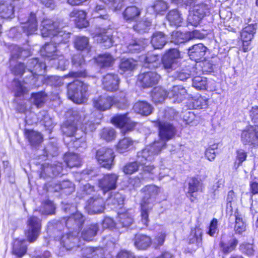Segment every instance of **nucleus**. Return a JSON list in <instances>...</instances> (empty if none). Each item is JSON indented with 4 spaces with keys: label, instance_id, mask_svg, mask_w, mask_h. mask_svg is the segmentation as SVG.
<instances>
[{
    "label": "nucleus",
    "instance_id": "f257e3e1",
    "mask_svg": "<svg viewBox=\"0 0 258 258\" xmlns=\"http://www.w3.org/2000/svg\"><path fill=\"white\" fill-rule=\"evenodd\" d=\"M68 119L61 125L62 133L67 137H73L80 127L85 132L92 131L94 124L87 119L88 116L85 112L77 109H70L66 114Z\"/></svg>",
    "mask_w": 258,
    "mask_h": 258
},
{
    "label": "nucleus",
    "instance_id": "f03ea898",
    "mask_svg": "<svg viewBox=\"0 0 258 258\" xmlns=\"http://www.w3.org/2000/svg\"><path fill=\"white\" fill-rule=\"evenodd\" d=\"M41 35L43 37H49L52 43L57 47L59 45H66L69 42L71 34L61 29L58 23L50 19L43 20L41 23Z\"/></svg>",
    "mask_w": 258,
    "mask_h": 258
},
{
    "label": "nucleus",
    "instance_id": "7ed1b4c3",
    "mask_svg": "<svg viewBox=\"0 0 258 258\" xmlns=\"http://www.w3.org/2000/svg\"><path fill=\"white\" fill-rule=\"evenodd\" d=\"M142 190L145 194L141 204V222L144 226H147L149 222V212L152 209L160 189L154 185H149L146 186Z\"/></svg>",
    "mask_w": 258,
    "mask_h": 258
},
{
    "label": "nucleus",
    "instance_id": "20e7f679",
    "mask_svg": "<svg viewBox=\"0 0 258 258\" xmlns=\"http://www.w3.org/2000/svg\"><path fill=\"white\" fill-rule=\"evenodd\" d=\"M88 88L87 84L77 80L68 85V96L77 104L82 103Z\"/></svg>",
    "mask_w": 258,
    "mask_h": 258
},
{
    "label": "nucleus",
    "instance_id": "39448f33",
    "mask_svg": "<svg viewBox=\"0 0 258 258\" xmlns=\"http://www.w3.org/2000/svg\"><path fill=\"white\" fill-rule=\"evenodd\" d=\"M157 125L159 139L155 141L157 142L162 148L165 149L167 142L175 137L177 131L175 127L169 122H163L158 120Z\"/></svg>",
    "mask_w": 258,
    "mask_h": 258
},
{
    "label": "nucleus",
    "instance_id": "423d86ee",
    "mask_svg": "<svg viewBox=\"0 0 258 258\" xmlns=\"http://www.w3.org/2000/svg\"><path fill=\"white\" fill-rule=\"evenodd\" d=\"M161 62L164 70L170 73L180 65V53L177 49H169L162 57Z\"/></svg>",
    "mask_w": 258,
    "mask_h": 258
},
{
    "label": "nucleus",
    "instance_id": "0eeeda50",
    "mask_svg": "<svg viewBox=\"0 0 258 258\" xmlns=\"http://www.w3.org/2000/svg\"><path fill=\"white\" fill-rule=\"evenodd\" d=\"M163 149L157 142L154 141L153 143L147 146L144 149L137 153V158L141 164L144 165L145 161H152L155 156L159 154Z\"/></svg>",
    "mask_w": 258,
    "mask_h": 258
},
{
    "label": "nucleus",
    "instance_id": "6e6552de",
    "mask_svg": "<svg viewBox=\"0 0 258 258\" xmlns=\"http://www.w3.org/2000/svg\"><path fill=\"white\" fill-rule=\"evenodd\" d=\"M19 19L22 25L18 29L22 30L26 35L36 33L38 30V23L35 13L31 12L26 18H24L23 15H20Z\"/></svg>",
    "mask_w": 258,
    "mask_h": 258
},
{
    "label": "nucleus",
    "instance_id": "1a4fd4ad",
    "mask_svg": "<svg viewBox=\"0 0 258 258\" xmlns=\"http://www.w3.org/2000/svg\"><path fill=\"white\" fill-rule=\"evenodd\" d=\"M85 221V217L82 213L77 212L68 218H64L61 223H64L69 231L79 233Z\"/></svg>",
    "mask_w": 258,
    "mask_h": 258
},
{
    "label": "nucleus",
    "instance_id": "9d476101",
    "mask_svg": "<svg viewBox=\"0 0 258 258\" xmlns=\"http://www.w3.org/2000/svg\"><path fill=\"white\" fill-rule=\"evenodd\" d=\"M27 228L26 235L30 242H34L40 233L41 220L36 216L30 217L27 220Z\"/></svg>",
    "mask_w": 258,
    "mask_h": 258
},
{
    "label": "nucleus",
    "instance_id": "9b49d317",
    "mask_svg": "<svg viewBox=\"0 0 258 258\" xmlns=\"http://www.w3.org/2000/svg\"><path fill=\"white\" fill-rule=\"evenodd\" d=\"M112 149L107 147H101L96 151V158L99 164L102 167L111 168L114 156Z\"/></svg>",
    "mask_w": 258,
    "mask_h": 258
},
{
    "label": "nucleus",
    "instance_id": "f8f14e48",
    "mask_svg": "<svg viewBox=\"0 0 258 258\" xmlns=\"http://www.w3.org/2000/svg\"><path fill=\"white\" fill-rule=\"evenodd\" d=\"M85 208L89 214L101 213L105 208L104 201L99 196H94L86 202Z\"/></svg>",
    "mask_w": 258,
    "mask_h": 258
},
{
    "label": "nucleus",
    "instance_id": "ddd939ff",
    "mask_svg": "<svg viewBox=\"0 0 258 258\" xmlns=\"http://www.w3.org/2000/svg\"><path fill=\"white\" fill-rule=\"evenodd\" d=\"M62 170V163L55 162L50 165L45 163L41 166L40 177L45 178L46 177H53L56 176L61 173Z\"/></svg>",
    "mask_w": 258,
    "mask_h": 258
},
{
    "label": "nucleus",
    "instance_id": "4468645a",
    "mask_svg": "<svg viewBox=\"0 0 258 258\" xmlns=\"http://www.w3.org/2000/svg\"><path fill=\"white\" fill-rule=\"evenodd\" d=\"M79 234L69 231L68 233L62 235L60 239V244L61 247L67 250L79 247L80 246Z\"/></svg>",
    "mask_w": 258,
    "mask_h": 258
},
{
    "label": "nucleus",
    "instance_id": "2eb2a0df",
    "mask_svg": "<svg viewBox=\"0 0 258 258\" xmlns=\"http://www.w3.org/2000/svg\"><path fill=\"white\" fill-rule=\"evenodd\" d=\"M118 179V175L116 174H106L99 180V186L104 193L115 189L117 187Z\"/></svg>",
    "mask_w": 258,
    "mask_h": 258
},
{
    "label": "nucleus",
    "instance_id": "dca6fc26",
    "mask_svg": "<svg viewBox=\"0 0 258 258\" xmlns=\"http://www.w3.org/2000/svg\"><path fill=\"white\" fill-rule=\"evenodd\" d=\"M238 243V241L235 237L223 235L219 243V247L221 251L227 255L236 249Z\"/></svg>",
    "mask_w": 258,
    "mask_h": 258
},
{
    "label": "nucleus",
    "instance_id": "f3484780",
    "mask_svg": "<svg viewBox=\"0 0 258 258\" xmlns=\"http://www.w3.org/2000/svg\"><path fill=\"white\" fill-rule=\"evenodd\" d=\"M20 3L19 0H5L0 3V17L4 19L12 18L15 8L17 9Z\"/></svg>",
    "mask_w": 258,
    "mask_h": 258
},
{
    "label": "nucleus",
    "instance_id": "a211bd4d",
    "mask_svg": "<svg viewBox=\"0 0 258 258\" xmlns=\"http://www.w3.org/2000/svg\"><path fill=\"white\" fill-rule=\"evenodd\" d=\"M241 141L244 144L258 146V130L256 126H250L242 131Z\"/></svg>",
    "mask_w": 258,
    "mask_h": 258
},
{
    "label": "nucleus",
    "instance_id": "6ab92c4d",
    "mask_svg": "<svg viewBox=\"0 0 258 258\" xmlns=\"http://www.w3.org/2000/svg\"><path fill=\"white\" fill-rule=\"evenodd\" d=\"M160 76L155 72H147L139 75L138 80L144 88L152 87L157 84Z\"/></svg>",
    "mask_w": 258,
    "mask_h": 258
},
{
    "label": "nucleus",
    "instance_id": "aec40b11",
    "mask_svg": "<svg viewBox=\"0 0 258 258\" xmlns=\"http://www.w3.org/2000/svg\"><path fill=\"white\" fill-rule=\"evenodd\" d=\"M187 94L186 90L181 86H174L168 92L167 98L173 103H179L184 100Z\"/></svg>",
    "mask_w": 258,
    "mask_h": 258
},
{
    "label": "nucleus",
    "instance_id": "412c9836",
    "mask_svg": "<svg viewBox=\"0 0 258 258\" xmlns=\"http://www.w3.org/2000/svg\"><path fill=\"white\" fill-rule=\"evenodd\" d=\"M119 83V77L114 74H107L102 79L103 88L107 91L113 92L117 90Z\"/></svg>",
    "mask_w": 258,
    "mask_h": 258
},
{
    "label": "nucleus",
    "instance_id": "4be33fe9",
    "mask_svg": "<svg viewBox=\"0 0 258 258\" xmlns=\"http://www.w3.org/2000/svg\"><path fill=\"white\" fill-rule=\"evenodd\" d=\"M69 17L78 28H85L89 25V22L86 19V13L84 11L74 9L69 14Z\"/></svg>",
    "mask_w": 258,
    "mask_h": 258
},
{
    "label": "nucleus",
    "instance_id": "5701e85b",
    "mask_svg": "<svg viewBox=\"0 0 258 258\" xmlns=\"http://www.w3.org/2000/svg\"><path fill=\"white\" fill-rule=\"evenodd\" d=\"M114 102V99L106 95L99 96L93 100L94 107L101 111L110 109Z\"/></svg>",
    "mask_w": 258,
    "mask_h": 258
},
{
    "label": "nucleus",
    "instance_id": "b1692460",
    "mask_svg": "<svg viewBox=\"0 0 258 258\" xmlns=\"http://www.w3.org/2000/svg\"><path fill=\"white\" fill-rule=\"evenodd\" d=\"M143 61V67L150 69H155L161 66L160 56L157 54L148 53L141 58Z\"/></svg>",
    "mask_w": 258,
    "mask_h": 258
},
{
    "label": "nucleus",
    "instance_id": "393cba45",
    "mask_svg": "<svg viewBox=\"0 0 258 258\" xmlns=\"http://www.w3.org/2000/svg\"><path fill=\"white\" fill-rule=\"evenodd\" d=\"M34 67V68L33 70V73H30L29 79L26 78L24 81L25 84H28L31 87H33L35 85L37 80V77L38 75H41L43 70L46 68L45 63L42 62H39L38 59L37 60L36 64H35Z\"/></svg>",
    "mask_w": 258,
    "mask_h": 258
},
{
    "label": "nucleus",
    "instance_id": "a878e982",
    "mask_svg": "<svg viewBox=\"0 0 258 258\" xmlns=\"http://www.w3.org/2000/svg\"><path fill=\"white\" fill-rule=\"evenodd\" d=\"M207 48L202 43L192 45L188 49L190 58L196 61L201 60L205 55Z\"/></svg>",
    "mask_w": 258,
    "mask_h": 258
},
{
    "label": "nucleus",
    "instance_id": "bb28decb",
    "mask_svg": "<svg viewBox=\"0 0 258 258\" xmlns=\"http://www.w3.org/2000/svg\"><path fill=\"white\" fill-rule=\"evenodd\" d=\"M188 185L187 195L191 198L196 199L198 192L203 191V183L200 180L196 177L190 179Z\"/></svg>",
    "mask_w": 258,
    "mask_h": 258
},
{
    "label": "nucleus",
    "instance_id": "cd10ccee",
    "mask_svg": "<svg viewBox=\"0 0 258 258\" xmlns=\"http://www.w3.org/2000/svg\"><path fill=\"white\" fill-rule=\"evenodd\" d=\"M133 109L138 114L148 116L152 113L153 107L147 101H139L135 103Z\"/></svg>",
    "mask_w": 258,
    "mask_h": 258
},
{
    "label": "nucleus",
    "instance_id": "c85d7f7f",
    "mask_svg": "<svg viewBox=\"0 0 258 258\" xmlns=\"http://www.w3.org/2000/svg\"><path fill=\"white\" fill-rule=\"evenodd\" d=\"M57 46L52 43L50 40V43H46L41 49L40 52L42 56L48 58L51 61L58 54V49Z\"/></svg>",
    "mask_w": 258,
    "mask_h": 258
},
{
    "label": "nucleus",
    "instance_id": "c756f323",
    "mask_svg": "<svg viewBox=\"0 0 258 258\" xmlns=\"http://www.w3.org/2000/svg\"><path fill=\"white\" fill-rule=\"evenodd\" d=\"M152 243L150 237L142 234H137L134 238V245L139 249L144 250L149 247Z\"/></svg>",
    "mask_w": 258,
    "mask_h": 258
},
{
    "label": "nucleus",
    "instance_id": "7c9ffc66",
    "mask_svg": "<svg viewBox=\"0 0 258 258\" xmlns=\"http://www.w3.org/2000/svg\"><path fill=\"white\" fill-rule=\"evenodd\" d=\"M96 38L97 41L106 48L111 47L114 43L111 30H103Z\"/></svg>",
    "mask_w": 258,
    "mask_h": 258
},
{
    "label": "nucleus",
    "instance_id": "2f4dec72",
    "mask_svg": "<svg viewBox=\"0 0 258 258\" xmlns=\"http://www.w3.org/2000/svg\"><path fill=\"white\" fill-rule=\"evenodd\" d=\"M203 231L199 227H196L195 229L192 230L188 236V243L195 244L194 249H197L202 246V244Z\"/></svg>",
    "mask_w": 258,
    "mask_h": 258
},
{
    "label": "nucleus",
    "instance_id": "473e14b6",
    "mask_svg": "<svg viewBox=\"0 0 258 258\" xmlns=\"http://www.w3.org/2000/svg\"><path fill=\"white\" fill-rule=\"evenodd\" d=\"M166 18L170 25L176 27L181 26L183 22L182 14L177 9L170 11L166 15Z\"/></svg>",
    "mask_w": 258,
    "mask_h": 258
},
{
    "label": "nucleus",
    "instance_id": "72a5a7b5",
    "mask_svg": "<svg viewBox=\"0 0 258 258\" xmlns=\"http://www.w3.org/2000/svg\"><path fill=\"white\" fill-rule=\"evenodd\" d=\"M147 43L148 40L145 39H132L126 46L127 51L131 53H138L145 48Z\"/></svg>",
    "mask_w": 258,
    "mask_h": 258
},
{
    "label": "nucleus",
    "instance_id": "f704fd0d",
    "mask_svg": "<svg viewBox=\"0 0 258 258\" xmlns=\"http://www.w3.org/2000/svg\"><path fill=\"white\" fill-rule=\"evenodd\" d=\"M134 222L133 218L128 212L119 213L118 216L116 227L117 228H127L130 226Z\"/></svg>",
    "mask_w": 258,
    "mask_h": 258
},
{
    "label": "nucleus",
    "instance_id": "c9c22d12",
    "mask_svg": "<svg viewBox=\"0 0 258 258\" xmlns=\"http://www.w3.org/2000/svg\"><path fill=\"white\" fill-rule=\"evenodd\" d=\"M141 12L135 6L127 7L123 13V17L126 22L135 21L140 16Z\"/></svg>",
    "mask_w": 258,
    "mask_h": 258
},
{
    "label": "nucleus",
    "instance_id": "e433bc0d",
    "mask_svg": "<svg viewBox=\"0 0 258 258\" xmlns=\"http://www.w3.org/2000/svg\"><path fill=\"white\" fill-rule=\"evenodd\" d=\"M167 42L166 36L161 32L153 34L151 40V43L154 49H161Z\"/></svg>",
    "mask_w": 258,
    "mask_h": 258
},
{
    "label": "nucleus",
    "instance_id": "4c0bfd02",
    "mask_svg": "<svg viewBox=\"0 0 258 258\" xmlns=\"http://www.w3.org/2000/svg\"><path fill=\"white\" fill-rule=\"evenodd\" d=\"M156 168L153 165H147L143 167V172L140 174L142 179H153L158 176L159 178H162L164 176L161 174L158 173L156 171Z\"/></svg>",
    "mask_w": 258,
    "mask_h": 258
},
{
    "label": "nucleus",
    "instance_id": "58836bf2",
    "mask_svg": "<svg viewBox=\"0 0 258 258\" xmlns=\"http://www.w3.org/2000/svg\"><path fill=\"white\" fill-rule=\"evenodd\" d=\"M99 230L98 224H92L88 225L82 231V237L86 241H91L96 235Z\"/></svg>",
    "mask_w": 258,
    "mask_h": 258
},
{
    "label": "nucleus",
    "instance_id": "ea45409f",
    "mask_svg": "<svg viewBox=\"0 0 258 258\" xmlns=\"http://www.w3.org/2000/svg\"><path fill=\"white\" fill-rule=\"evenodd\" d=\"M25 134L26 138L32 146L38 145L42 141L41 135L37 132L27 130L25 131Z\"/></svg>",
    "mask_w": 258,
    "mask_h": 258
},
{
    "label": "nucleus",
    "instance_id": "a19ab883",
    "mask_svg": "<svg viewBox=\"0 0 258 258\" xmlns=\"http://www.w3.org/2000/svg\"><path fill=\"white\" fill-rule=\"evenodd\" d=\"M46 95L43 92L33 93L30 98V103L37 108L43 106L46 101Z\"/></svg>",
    "mask_w": 258,
    "mask_h": 258
},
{
    "label": "nucleus",
    "instance_id": "79ce46f5",
    "mask_svg": "<svg viewBox=\"0 0 258 258\" xmlns=\"http://www.w3.org/2000/svg\"><path fill=\"white\" fill-rule=\"evenodd\" d=\"M75 48L80 51H86L88 52L91 46L88 37L85 36H77L74 40Z\"/></svg>",
    "mask_w": 258,
    "mask_h": 258
},
{
    "label": "nucleus",
    "instance_id": "37998d69",
    "mask_svg": "<svg viewBox=\"0 0 258 258\" xmlns=\"http://www.w3.org/2000/svg\"><path fill=\"white\" fill-rule=\"evenodd\" d=\"M102 249L86 247L82 249V254L85 258H99L102 255Z\"/></svg>",
    "mask_w": 258,
    "mask_h": 258
},
{
    "label": "nucleus",
    "instance_id": "c03bdc74",
    "mask_svg": "<svg viewBox=\"0 0 258 258\" xmlns=\"http://www.w3.org/2000/svg\"><path fill=\"white\" fill-rule=\"evenodd\" d=\"M128 113L117 115L112 118L111 122L119 127H124L131 125L130 118L127 116Z\"/></svg>",
    "mask_w": 258,
    "mask_h": 258
},
{
    "label": "nucleus",
    "instance_id": "a18cd8bd",
    "mask_svg": "<svg viewBox=\"0 0 258 258\" xmlns=\"http://www.w3.org/2000/svg\"><path fill=\"white\" fill-rule=\"evenodd\" d=\"M64 162L68 167L72 168L81 165V161L78 154L68 153L64 156Z\"/></svg>",
    "mask_w": 258,
    "mask_h": 258
},
{
    "label": "nucleus",
    "instance_id": "49530a36",
    "mask_svg": "<svg viewBox=\"0 0 258 258\" xmlns=\"http://www.w3.org/2000/svg\"><path fill=\"white\" fill-rule=\"evenodd\" d=\"M50 61L54 68L60 71L66 70L70 63L69 61L64 58L63 55L59 54Z\"/></svg>",
    "mask_w": 258,
    "mask_h": 258
},
{
    "label": "nucleus",
    "instance_id": "de8ad7c7",
    "mask_svg": "<svg viewBox=\"0 0 258 258\" xmlns=\"http://www.w3.org/2000/svg\"><path fill=\"white\" fill-rule=\"evenodd\" d=\"M167 91L161 87H156L152 93V100L155 103H162L166 98H167Z\"/></svg>",
    "mask_w": 258,
    "mask_h": 258
},
{
    "label": "nucleus",
    "instance_id": "09e8293b",
    "mask_svg": "<svg viewBox=\"0 0 258 258\" xmlns=\"http://www.w3.org/2000/svg\"><path fill=\"white\" fill-rule=\"evenodd\" d=\"M190 35L187 32L174 31L172 32V41L177 44H182L190 40Z\"/></svg>",
    "mask_w": 258,
    "mask_h": 258
},
{
    "label": "nucleus",
    "instance_id": "8fccbe9b",
    "mask_svg": "<svg viewBox=\"0 0 258 258\" xmlns=\"http://www.w3.org/2000/svg\"><path fill=\"white\" fill-rule=\"evenodd\" d=\"M124 198L119 192L111 194V196L107 199V203L108 205L114 206V208H120L123 205Z\"/></svg>",
    "mask_w": 258,
    "mask_h": 258
},
{
    "label": "nucleus",
    "instance_id": "3c124183",
    "mask_svg": "<svg viewBox=\"0 0 258 258\" xmlns=\"http://www.w3.org/2000/svg\"><path fill=\"white\" fill-rule=\"evenodd\" d=\"M235 224L234 230L236 233L241 234L246 230V223L244 221L242 216L236 212L234 214Z\"/></svg>",
    "mask_w": 258,
    "mask_h": 258
},
{
    "label": "nucleus",
    "instance_id": "603ef678",
    "mask_svg": "<svg viewBox=\"0 0 258 258\" xmlns=\"http://www.w3.org/2000/svg\"><path fill=\"white\" fill-rule=\"evenodd\" d=\"M97 62L101 68H106L112 65L114 59L110 54L104 53L98 56Z\"/></svg>",
    "mask_w": 258,
    "mask_h": 258
},
{
    "label": "nucleus",
    "instance_id": "864d4df0",
    "mask_svg": "<svg viewBox=\"0 0 258 258\" xmlns=\"http://www.w3.org/2000/svg\"><path fill=\"white\" fill-rule=\"evenodd\" d=\"M175 79L181 81H185L190 78L191 71L187 67L179 70L170 75Z\"/></svg>",
    "mask_w": 258,
    "mask_h": 258
},
{
    "label": "nucleus",
    "instance_id": "5fc2aeb1",
    "mask_svg": "<svg viewBox=\"0 0 258 258\" xmlns=\"http://www.w3.org/2000/svg\"><path fill=\"white\" fill-rule=\"evenodd\" d=\"M133 144V140L130 138H124L120 140L116 145L118 152L124 153L130 150Z\"/></svg>",
    "mask_w": 258,
    "mask_h": 258
},
{
    "label": "nucleus",
    "instance_id": "6e6d98bb",
    "mask_svg": "<svg viewBox=\"0 0 258 258\" xmlns=\"http://www.w3.org/2000/svg\"><path fill=\"white\" fill-rule=\"evenodd\" d=\"M13 90L15 95L16 97H21L28 92L27 87L24 86L23 83L18 80L14 79L13 82Z\"/></svg>",
    "mask_w": 258,
    "mask_h": 258
},
{
    "label": "nucleus",
    "instance_id": "4d7b16f0",
    "mask_svg": "<svg viewBox=\"0 0 258 258\" xmlns=\"http://www.w3.org/2000/svg\"><path fill=\"white\" fill-rule=\"evenodd\" d=\"M136 65V61L133 59L122 58L119 64V69L124 72L131 71L135 68Z\"/></svg>",
    "mask_w": 258,
    "mask_h": 258
},
{
    "label": "nucleus",
    "instance_id": "13d9d810",
    "mask_svg": "<svg viewBox=\"0 0 258 258\" xmlns=\"http://www.w3.org/2000/svg\"><path fill=\"white\" fill-rule=\"evenodd\" d=\"M55 210V207L53 203L49 200H47L43 203L42 206L39 210V212L41 215H52L54 214Z\"/></svg>",
    "mask_w": 258,
    "mask_h": 258
},
{
    "label": "nucleus",
    "instance_id": "bf43d9fd",
    "mask_svg": "<svg viewBox=\"0 0 258 258\" xmlns=\"http://www.w3.org/2000/svg\"><path fill=\"white\" fill-rule=\"evenodd\" d=\"M192 86L199 90L207 89V80L204 77L197 76L192 79Z\"/></svg>",
    "mask_w": 258,
    "mask_h": 258
},
{
    "label": "nucleus",
    "instance_id": "052dcab7",
    "mask_svg": "<svg viewBox=\"0 0 258 258\" xmlns=\"http://www.w3.org/2000/svg\"><path fill=\"white\" fill-rule=\"evenodd\" d=\"M100 136L101 139L109 142L115 138L116 133L115 130L111 127H105L100 131Z\"/></svg>",
    "mask_w": 258,
    "mask_h": 258
},
{
    "label": "nucleus",
    "instance_id": "680f3d73",
    "mask_svg": "<svg viewBox=\"0 0 258 258\" xmlns=\"http://www.w3.org/2000/svg\"><path fill=\"white\" fill-rule=\"evenodd\" d=\"M27 248L23 245V243L19 241L16 240L13 244V253L19 257H21L26 253Z\"/></svg>",
    "mask_w": 258,
    "mask_h": 258
},
{
    "label": "nucleus",
    "instance_id": "e2e57ef3",
    "mask_svg": "<svg viewBox=\"0 0 258 258\" xmlns=\"http://www.w3.org/2000/svg\"><path fill=\"white\" fill-rule=\"evenodd\" d=\"M114 104L117 108L121 109H125L127 106L125 93L123 91L120 92L116 98L114 99Z\"/></svg>",
    "mask_w": 258,
    "mask_h": 258
},
{
    "label": "nucleus",
    "instance_id": "0e129e2a",
    "mask_svg": "<svg viewBox=\"0 0 258 258\" xmlns=\"http://www.w3.org/2000/svg\"><path fill=\"white\" fill-rule=\"evenodd\" d=\"M140 166H143L137 159V161L126 164L123 168V172L126 174H131L137 171Z\"/></svg>",
    "mask_w": 258,
    "mask_h": 258
},
{
    "label": "nucleus",
    "instance_id": "69168bd1",
    "mask_svg": "<svg viewBox=\"0 0 258 258\" xmlns=\"http://www.w3.org/2000/svg\"><path fill=\"white\" fill-rule=\"evenodd\" d=\"M247 156V153L244 150L240 149L237 150L236 159L234 165L235 169L242 165V163L246 160Z\"/></svg>",
    "mask_w": 258,
    "mask_h": 258
},
{
    "label": "nucleus",
    "instance_id": "338daca9",
    "mask_svg": "<svg viewBox=\"0 0 258 258\" xmlns=\"http://www.w3.org/2000/svg\"><path fill=\"white\" fill-rule=\"evenodd\" d=\"M192 12L198 15V16H200L202 19L205 16L210 13L208 5L205 4H201L195 6Z\"/></svg>",
    "mask_w": 258,
    "mask_h": 258
},
{
    "label": "nucleus",
    "instance_id": "774afa93",
    "mask_svg": "<svg viewBox=\"0 0 258 258\" xmlns=\"http://www.w3.org/2000/svg\"><path fill=\"white\" fill-rule=\"evenodd\" d=\"M70 147L79 148L80 147L85 148L86 146L85 138L82 136L79 137H73L70 142L68 143Z\"/></svg>",
    "mask_w": 258,
    "mask_h": 258
}]
</instances>
